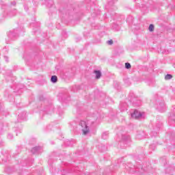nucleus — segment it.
<instances>
[{"instance_id":"obj_1","label":"nucleus","mask_w":175,"mask_h":175,"mask_svg":"<svg viewBox=\"0 0 175 175\" xmlns=\"http://www.w3.org/2000/svg\"><path fill=\"white\" fill-rule=\"evenodd\" d=\"M81 125L82 128H83L82 129L83 135H87L88 133V129L87 127V124L85 123V122L82 121L81 122Z\"/></svg>"},{"instance_id":"obj_2","label":"nucleus","mask_w":175,"mask_h":175,"mask_svg":"<svg viewBox=\"0 0 175 175\" xmlns=\"http://www.w3.org/2000/svg\"><path fill=\"white\" fill-rule=\"evenodd\" d=\"M132 118L137 119L142 117V113L138 111H135L134 113L131 115Z\"/></svg>"},{"instance_id":"obj_3","label":"nucleus","mask_w":175,"mask_h":175,"mask_svg":"<svg viewBox=\"0 0 175 175\" xmlns=\"http://www.w3.org/2000/svg\"><path fill=\"white\" fill-rule=\"evenodd\" d=\"M94 73L96 75V79H100V76H102V73L100 70H94Z\"/></svg>"},{"instance_id":"obj_4","label":"nucleus","mask_w":175,"mask_h":175,"mask_svg":"<svg viewBox=\"0 0 175 175\" xmlns=\"http://www.w3.org/2000/svg\"><path fill=\"white\" fill-rule=\"evenodd\" d=\"M51 81H52V83H57V81H58V78L57 77V76L53 75L51 77Z\"/></svg>"},{"instance_id":"obj_5","label":"nucleus","mask_w":175,"mask_h":175,"mask_svg":"<svg viewBox=\"0 0 175 175\" xmlns=\"http://www.w3.org/2000/svg\"><path fill=\"white\" fill-rule=\"evenodd\" d=\"M170 79H173V76L172 75L167 74V75L165 76V80H170Z\"/></svg>"},{"instance_id":"obj_6","label":"nucleus","mask_w":175,"mask_h":175,"mask_svg":"<svg viewBox=\"0 0 175 175\" xmlns=\"http://www.w3.org/2000/svg\"><path fill=\"white\" fill-rule=\"evenodd\" d=\"M125 68H126V69H131V64L126 63L125 64Z\"/></svg>"},{"instance_id":"obj_7","label":"nucleus","mask_w":175,"mask_h":175,"mask_svg":"<svg viewBox=\"0 0 175 175\" xmlns=\"http://www.w3.org/2000/svg\"><path fill=\"white\" fill-rule=\"evenodd\" d=\"M149 31L152 32L154 31V25H150L149 26Z\"/></svg>"},{"instance_id":"obj_8","label":"nucleus","mask_w":175,"mask_h":175,"mask_svg":"<svg viewBox=\"0 0 175 175\" xmlns=\"http://www.w3.org/2000/svg\"><path fill=\"white\" fill-rule=\"evenodd\" d=\"M108 44H113L112 40H110L109 41H108Z\"/></svg>"}]
</instances>
